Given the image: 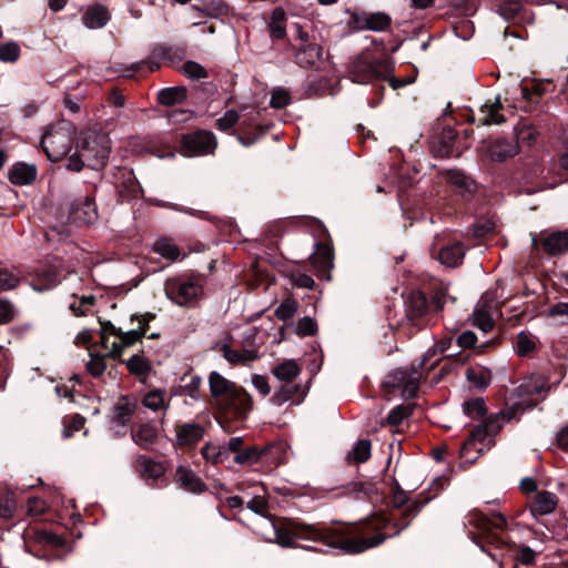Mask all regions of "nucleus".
<instances>
[{"mask_svg":"<svg viewBox=\"0 0 568 568\" xmlns=\"http://www.w3.org/2000/svg\"><path fill=\"white\" fill-rule=\"evenodd\" d=\"M312 264L320 272H327L333 267V254L326 246L311 256Z\"/></svg>","mask_w":568,"mask_h":568,"instance_id":"ea45409f","label":"nucleus"},{"mask_svg":"<svg viewBox=\"0 0 568 568\" xmlns=\"http://www.w3.org/2000/svg\"><path fill=\"white\" fill-rule=\"evenodd\" d=\"M16 511V495L10 488L6 489L3 499L0 501V517L3 519H10L13 517Z\"/></svg>","mask_w":568,"mask_h":568,"instance_id":"de8ad7c7","label":"nucleus"},{"mask_svg":"<svg viewBox=\"0 0 568 568\" xmlns=\"http://www.w3.org/2000/svg\"><path fill=\"white\" fill-rule=\"evenodd\" d=\"M389 24L390 18L383 12L373 13L366 19L367 29L376 32L385 31Z\"/></svg>","mask_w":568,"mask_h":568,"instance_id":"09e8293b","label":"nucleus"},{"mask_svg":"<svg viewBox=\"0 0 568 568\" xmlns=\"http://www.w3.org/2000/svg\"><path fill=\"white\" fill-rule=\"evenodd\" d=\"M465 253L466 248L463 243L456 241L442 246L437 253V260L443 265L448 267H456L463 262Z\"/></svg>","mask_w":568,"mask_h":568,"instance_id":"4468645a","label":"nucleus"},{"mask_svg":"<svg viewBox=\"0 0 568 568\" xmlns=\"http://www.w3.org/2000/svg\"><path fill=\"white\" fill-rule=\"evenodd\" d=\"M523 414V403H513L506 409L489 415L470 432L468 439L462 446V455L466 457L471 450L483 454L489 449L495 443L494 437L500 432L504 425L519 418Z\"/></svg>","mask_w":568,"mask_h":568,"instance_id":"f03ea898","label":"nucleus"},{"mask_svg":"<svg viewBox=\"0 0 568 568\" xmlns=\"http://www.w3.org/2000/svg\"><path fill=\"white\" fill-rule=\"evenodd\" d=\"M73 126L70 122L61 121L48 129L42 136L41 145L52 162L62 160L71 150Z\"/></svg>","mask_w":568,"mask_h":568,"instance_id":"39448f33","label":"nucleus"},{"mask_svg":"<svg viewBox=\"0 0 568 568\" xmlns=\"http://www.w3.org/2000/svg\"><path fill=\"white\" fill-rule=\"evenodd\" d=\"M425 504L426 501L417 500L408 504L403 514L404 524L390 535L383 531L390 523L383 516H373L355 526V532L361 535L358 537H347L341 528H320L314 525L294 524L288 529H276L275 538L280 546L287 548L296 547V540L304 539L322 542L326 547L325 551L337 550L342 554H359L381 545L389 537L398 535L410 524V520L423 509ZM303 548L317 550V548L311 546H304ZM318 551H324V549H318Z\"/></svg>","mask_w":568,"mask_h":568,"instance_id":"f257e3e1","label":"nucleus"},{"mask_svg":"<svg viewBox=\"0 0 568 568\" xmlns=\"http://www.w3.org/2000/svg\"><path fill=\"white\" fill-rule=\"evenodd\" d=\"M37 178V168L33 164L17 163L9 171V180L17 185H28Z\"/></svg>","mask_w":568,"mask_h":568,"instance_id":"4be33fe9","label":"nucleus"},{"mask_svg":"<svg viewBox=\"0 0 568 568\" xmlns=\"http://www.w3.org/2000/svg\"><path fill=\"white\" fill-rule=\"evenodd\" d=\"M404 383V387L402 389V395L406 399L414 398L416 396L418 384L414 379H409L406 382V374L404 372H399L393 376V381L390 384L393 386H400Z\"/></svg>","mask_w":568,"mask_h":568,"instance_id":"58836bf2","label":"nucleus"},{"mask_svg":"<svg viewBox=\"0 0 568 568\" xmlns=\"http://www.w3.org/2000/svg\"><path fill=\"white\" fill-rule=\"evenodd\" d=\"M297 302L293 298H286L275 310V315L281 321H287L294 316L297 311Z\"/></svg>","mask_w":568,"mask_h":568,"instance_id":"8fccbe9b","label":"nucleus"},{"mask_svg":"<svg viewBox=\"0 0 568 568\" xmlns=\"http://www.w3.org/2000/svg\"><path fill=\"white\" fill-rule=\"evenodd\" d=\"M165 295L180 306L189 305L202 294V286L193 281L169 280Z\"/></svg>","mask_w":568,"mask_h":568,"instance_id":"9d476101","label":"nucleus"},{"mask_svg":"<svg viewBox=\"0 0 568 568\" xmlns=\"http://www.w3.org/2000/svg\"><path fill=\"white\" fill-rule=\"evenodd\" d=\"M27 538H32L34 541L39 544L60 546L62 545V539L60 536L52 534L47 530H30L24 535V541Z\"/></svg>","mask_w":568,"mask_h":568,"instance_id":"79ce46f5","label":"nucleus"},{"mask_svg":"<svg viewBox=\"0 0 568 568\" xmlns=\"http://www.w3.org/2000/svg\"><path fill=\"white\" fill-rule=\"evenodd\" d=\"M265 452L266 449H260L256 446L247 447L243 450L241 449L239 454L234 456V463L239 465L256 464Z\"/></svg>","mask_w":568,"mask_h":568,"instance_id":"4c0bfd02","label":"nucleus"},{"mask_svg":"<svg viewBox=\"0 0 568 568\" xmlns=\"http://www.w3.org/2000/svg\"><path fill=\"white\" fill-rule=\"evenodd\" d=\"M523 6L517 0H507L499 6V14L507 21H510L517 17Z\"/></svg>","mask_w":568,"mask_h":568,"instance_id":"3c124183","label":"nucleus"},{"mask_svg":"<svg viewBox=\"0 0 568 568\" xmlns=\"http://www.w3.org/2000/svg\"><path fill=\"white\" fill-rule=\"evenodd\" d=\"M204 436V428L197 423H185L176 427L179 446L194 445Z\"/></svg>","mask_w":568,"mask_h":568,"instance_id":"a211bd4d","label":"nucleus"},{"mask_svg":"<svg viewBox=\"0 0 568 568\" xmlns=\"http://www.w3.org/2000/svg\"><path fill=\"white\" fill-rule=\"evenodd\" d=\"M164 468L161 464L154 463L152 460H145L143 464V475L149 478L156 479L162 476Z\"/></svg>","mask_w":568,"mask_h":568,"instance_id":"69168bd1","label":"nucleus"},{"mask_svg":"<svg viewBox=\"0 0 568 568\" xmlns=\"http://www.w3.org/2000/svg\"><path fill=\"white\" fill-rule=\"evenodd\" d=\"M412 413L408 406L397 405L387 415V423L393 426H397L402 420Z\"/></svg>","mask_w":568,"mask_h":568,"instance_id":"052dcab7","label":"nucleus"},{"mask_svg":"<svg viewBox=\"0 0 568 568\" xmlns=\"http://www.w3.org/2000/svg\"><path fill=\"white\" fill-rule=\"evenodd\" d=\"M223 356L224 358L233 365L237 364H246L248 362H253L258 358L257 349H233L229 345L223 346Z\"/></svg>","mask_w":568,"mask_h":568,"instance_id":"c85d7f7f","label":"nucleus"},{"mask_svg":"<svg viewBox=\"0 0 568 568\" xmlns=\"http://www.w3.org/2000/svg\"><path fill=\"white\" fill-rule=\"evenodd\" d=\"M539 243H541L544 250L551 255L566 253L568 251V231L552 232L542 239H538L536 235L531 234L532 246L538 248Z\"/></svg>","mask_w":568,"mask_h":568,"instance_id":"9b49d317","label":"nucleus"},{"mask_svg":"<svg viewBox=\"0 0 568 568\" xmlns=\"http://www.w3.org/2000/svg\"><path fill=\"white\" fill-rule=\"evenodd\" d=\"M126 366L132 374L139 377H145L151 369L149 362L140 355L131 356L126 362Z\"/></svg>","mask_w":568,"mask_h":568,"instance_id":"c03bdc74","label":"nucleus"},{"mask_svg":"<svg viewBox=\"0 0 568 568\" xmlns=\"http://www.w3.org/2000/svg\"><path fill=\"white\" fill-rule=\"evenodd\" d=\"M110 20L109 11L102 6L89 8L82 16V22L88 29L103 28Z\"/></svg>","mask_w":568,"mask_h":568,"instance_id":"393cba45","label":"nucleus"},{"mask_svg":"<svg viewBox=\"0 0 568 568\" xmlns=\"http://www.w3.org/2000/svg\"><path fill=\"white\" fill-rule=\"evenodd\" d=\"M201 384H202V379L200 376H196V375L192 376L190 382L187 384H185L183 387L184 394L193 399H199L200 398L199 389H200Z\"/></svg>","mask_w":568,"mask_h":568,"instance_id":"338daca9","label":"nucleus"},{"mask_svg":"<svg viewBox=\"0 0 568 568\" xmlns=\"http://www.w3.org/2000/svg\"><path fill=\"white\" fill-rule=\"evenodd\" d=\"M477 336L473 331H465L457 337V346L462 348H469L475 346Z\"/></svg>","mask_w":568,"mask_h":568,"instance_id":"774afa93","label":"nucleus"},{"mask_svg":"<svg viewBox=\"0 0 568 568\" xmlns=\"http://www.w3.org/2000/svg\"><path fill=\"white\" fill-rule=\"evenodd\" d=\"M557 505L555 494L540 491L537 494L534 504L530 506V513L534 517L544 516L552 513Z\"/></svg>","mask_w":568,"mask_h":568,"instance_id":"b1692460","label":"nucleus"},{"mask_svg":"<svg viewBox=\"0 0 568 568\" xmlns=\"http://www.w3.org/2000/svg\"><path fill=\"white\" fill-rule=\"evenodd\" d=\"M501 108L503 105L499 97H496L494 102L481 105L478 119L480 124L491 125L505 122V116L499 113Z\"/></svg>","mask_w":568,"mask_h":568,"instance_id":"5701e85b","label":"nucleus"},{"mask_svg":"<svg viewBox=\"0 0 568 568\" xmlns=\"http://www.w3.org/2000/svg\"><path fill=\"white\" fill-rule=\"evenodd\" d=\"M136 409V402L126 396H122L114 405L112 423L116 426L125 427Z\"/></svg>","mask_w":568,"mask_h":568,"instance_id":"6ab92c4d","label":"nucleus"},{"mask_svg":"<svg viewBox=\"0 0 568 568\" xmlns=\"http://www.w3.org/2000/svg\"><path fill=\"white\" fill-rule=\"evenodd\" d=\"M164 395L165 390L159 388L153 389L144 395L142 404L145 408L158 412L165 407Z\"/></svg>","mask_w":568,"mask_h":568,"instance_id":"a19ab883","label":"nucleus"},{"mask_svg":"<svg viewBox=\"0 0 568 568\" xmlns=\"http://www.w3.org/2000/svg\"><path fill=\"white\" fill-rule=\"evenodd\" d=\"M447 178L449 182L463 195L471 194L476 190L474 180L459 170H449L447 172Z\"/></svg>","mask_w":568,"mask_h":568,"instance_id":"c756f323","label":"nucleus"},{"mask_svg":"<svg viewBox=\"0 0 568 568\" xmlns=\"http://www.w3.org/2000/svg\"><path fill=\"white\" fill-rule=\"evenodd\" d=\"M62 277L60 265H54L41 270L32 282L34 291L44 292L58 285Z\"/></svg>","mask_w":568,"mask_h":568,"instance_id":"2eb2a0df","label":"nucleus"},{"mask_svg":"<svg viewBox=\"0 0 568 568\" xmlns=\"http://www.w3.org/2000/svg\"><path fill=\"white\" fill-rule=\"evenodd\" d=\"M197 10L202 12L204 16L214 19L225 17L230 12L229 6L221 0L211 1L207 4H205L202 9Z\"/></svg>","mask_w":568,"mask_h":568,"instance_id":"37998d69","label":"nucleus"},{"mask_svg":"<svg viewBox=\"0 0 568 568\" xmlns=\"http://www.w3.org/2000/svg\"><path fill=\"white\" fill-rule=\"evenodd\" d=\"M467 381L476 388L485 389L491 381V373L485 367H470L466 371Z\"/></svg>","mask_w":568,"mask_h":568,"instance_id":"f704fd0d","label":"nucleus"},{"mask_svg":"<svg viewBox=\"0 0 568 568\" xmlns=\"http://www.w3.org/2000/svg\"><path fill=\"white\" fill-rule=\"evenodd\" d=\"M446 302V293L438 291L428 302L420 292H414L406 302V316L416 327L423 328L434 323V317L439 313Z\"/></svg>","mask_w":568,"mask_h":568,"instance_id":"7ed1b4c3","label":"nucleus"},{"mask_svg":"<svg viewBox=\"0 0 568 568\" xmlns=\"http://www.w3.org/2000/svg\"><path fill=\"white\" fill-rule=\"evenodd\" d=\"M155 315L152 313H145L140 315H133L131 321H136L139 324L138 329H130L128 332H122L118 335L123 343V345H133L135 342L140 341L146 332L148 324L154 320Z\"/></svg>","mask_w":568,"mask_h":568,"instance_id":"dca6fc26","label":"nucleus"},{"mask_svg":"<svg viewBox=\"0 0 568 568\" xmlns=\"http://www.w3.org/2000/svg\"><path fill=\"white\" fill-rule=\"evenodd\" d=\"M518 153V143L513 139H498L493 142L488 149V154L491 160L505 161L513 158Z\"/></svg>","mask_w":568,"mask_h":568,"instance_id":"aec40b11","label":"nucleus"},{"mask_svg":"<svg viewBox=\"0 0 568 568\" xmlns=\"http://www.w3.org/2000/svg\"><path fill=\"white\" fill-rule=\"evenodd\" d=\"M221 413L231 419H244L252 409L251 395L242 387H236L225 398L217 402Z\"/></svg>","mask_w":568,"mask_h":568,"instance_id":"1a4fd4ad","label":"nucleus"},{"mask_svg":"<svg viewBox=\"0 0 568 568\" xmlns=\"http://www.w3.org/2000/svg\"><path fill=\"white\" fill-rule=\"evenodd\" d=\"M209 386L211 395L217 400L225 398L237 387L234 383L215 371L211 372L209 375Z\"/></svg>","mask_w":568,"mask_h":568,"instance_id":"412c9836","label":"nucleus"},{"mask_svg":"<svg viewBox=\"0 0 568 568\" xmlns=\"http://www.w3.org/2000/svg\"><path fill=\"white\" fill-rule=\"evenodd\" d=\"M201 454L206 462L212 464H222L230 458L223 444L206 443L202 447Z\"/></svg>","mask_w":568,"mask_h":568,"instance_id":"7c9ffc66","label":"nucleus"},{"mask_svg":"<svg viewBox=\"0 0 568 568\" xmlns=\"http://www.w3.org/2000/svg\"><path fill=\"white\" fill-rule=\"evenodd\" d=\"M175 477L178 483L190 493L200 494L206 489L202 479L192 469L182 465L176 468Z\"/></svg>","mask_w":568,"mask_h":568,"instance_id":"f3484780","label":"nucleus"},{"mask_svg":"<svg viewBox=\"0 0 568 568\" xmlns=\"http://www.w3.org/2000/svg\"><path fill=\"white\" fill-rule=\"evenodd\" d=\"M301 366L295 359H285L272 368V374L283 383H291L301 374Z\"/></svg>","mask_w":568,"mask_h":568,"instance_id":"a878e982","label":"nucleus"},{"mask_svg":"<svg viewBox=\"0 0 568 568\" xmlns=\"http://www.w3.org/2000/svg\"><path fill=\"white\" fill-rule=\"evenodd\" d=\"M372 444L368 439H359L355 443L353 449L346 455L349 464H362L369 459Z\"/></svg>","mask_w":568,"mask_h":568,"instance_id":"473e14b6","label":"nucleus"},{"mask_svg":"<svg viewBox=\"0 0 568 568\" xmlns=\"http://www.w3.org/2000/svg\"><path fill=\"white\" fill-rule=\"evenodd\" d=\"M152 250L171 262H174L180 257L179 247L172 242V240L166 237L158 239L153 243Z\"/></svg>","mask_w":568,"mask_h":568,"instance_id":"72a5a7b5","label":"nucleus"},{"mask_svg":"<svg viewBox=\"0 0 568 568\" xmlns=\"http://www.w3.org/2000/svg\"><path fill=\"white\" fill-rule=\"evenodd\" d=\"M550 387L551 386L546 376L540 374H530L514 388L511 398L516 399L514 403H523L525 412L527 409H532L536 406V402H534L532 396L539 395L541 399H545Z\"/></svg>","mask_w":568,"mask_h":568,"instance_id":"0eeeda50","label":"nucleus"},{"mask_svg":"<svg viewBox=\"0 0 568 568\" xmlns=\"http://www.w3.org/2000/svg\"><path fill=\"white\" fill-rule=\"evenodd\" d=\"M133 442L143 449H150L158 439L156 428L150 424L141 425L138 430L131 432Z\"/></svg>","mask_w":568,"mask_h":568,"instance_id":"cd10ccee","label":"nucleus"},{"mask_svg":"<svg viewBox=\"0 0 568 568\" xmlns=\"http://www.w3.org/2000/svg\"><path fill=\"white\" fill-rule=\"evenodd\" d=\"M183 73L192 80H201L207 77L203 65L194 61H187L183 64Z\"/></svg>","mask_w":568,"mask_h":568,"instance_id":"6e6d98bb","label":"nucleus"},{"mask_svg":"<svg viewBox=\"0 0 568 568\" xmlns=\"http://www.w3.org/2000/svg\"><path fill=\"white\" fill-rule=\"evenodd\" d=\"M85 419L81 415L72 416L70 424H64L62 437L64 439L70 438L75 432L80 430L83 427Z\"/></svg>","mask_w":568,"mask_h":568,"instance_id":"e2e57ef3","label":"nucleus"},{"mask_svg":"<svg viewBox=\"0 0 568 568\" xmlns=\"http://www.w3.org/2000/svg\"><path fill=\"white\" fill-rule=\"evenodd\" d=\"M240 114L235 110H227L223 116L216 120V126L221 131H226L234 126V124L239 121Z\"/></svg>","mask_w":568,"mask_h":568,"instance_id":"680f3d73","label":"nucleus"},{"mask_svg":"<svg viewBox=\"0 0 568 568\" xmlns=\"http://www.w3.org/2000/svg\"><path fill=\"white\" fill-rule=\"evenodd\" d=\"M21 49L14 41H8L0 45V61L6 63L17 62L20 58Z\"/></svg>","mask_w":568,"mask_h":568,"instance_id":"49530a36","label":"nucleus"},{"mask_svg":"<svg viewBox=\"0 0 568 568\" xmlns=\"http://www.w3.org/2000/svg\"><path fill=\"white\" fill-rule=\"evenodd\" d=\"M536 347V336L529 332L521 331L516 338V353L519 356H527Z\"/></svg>","mask_w":568,"mask_h":568,"instance_id":"e433bc0d","label":"nucleus"},{"mask_svg":"<svg viewBox=\"0 0 568 568\" xmlns=\"http://www.w3.org/2000/svg\"><path fill=\"white\" fill-rule=\"evenodd\" d=\"M474 325L477 326L484 333H488L493 329L495 322L488 310L483 305H477L473 313Z\"/></svg>","mask_w":568,"mask_h":568,"instance_id":"c9c22d12","label":"nucleus"},{"mask_svg":"<svg viewBox=\"0 0 568 568\" xmlns=\"http://www.w3.org/2000/svg\"><path fill=\"white\" fill-rule=\"evenodd\" d=\"M18 283V276L7 270H0V291L12 290Z\"/></svg>","mask_w":568,"mask_h":568,"instance_id":"0e129e2a","label":"nucleus"},{"mask_svg":"<svg viewBox=\"0 0 568 568\" xmlns=\"http://www.w3.org/2000/svg\"><path fill=\"white\" fill-rule=\"evenodd\" d=\"M322 48L316 43L303 44L295 54V60L302 68H311L321 58Z\"/></svg>","mask_w":568,"mask_h":568,"instance_id":"bb28decb","label":"nucleus"},{"mask_svg":"<svg viewBox=\"0 0 568 568\" xmlns=\"http://www.w3.org/2000/svg\"><path fill=\"white\" fill-rule=\"evenodd\" d=\"M216 146V138L212 132L195 131L182 136L180 153L185 158L204 156L212 154Z\"/></svg>","mask_w":568,"mask_h":568,"instance_id":"6e6552de","label":"nucleus"},{"mask_svg":"<svg viewBox=\"0 0 568 568\" xmlns=\"http://www.w3.org/2000/svg\"><path fill=\"white\" fill-rule=\"evenodd\" d=\"M463 412L470 418H479L486 414L485 400L481 397L464 402Z\"/></svg>","mask_w":568,"mask_h":568,"instance_id":"a18cd8bd","label":"nucleus"},{"mask_svg":"<svg viewBox=\"0 0 568 568\" xmlns=\"http://www.w3.org/2000/svg\"><path fill=\"white\" fill-rule=\"evenodd\" d=\"M317 325L313 318L305 316L295 324V333L301 336H311L315 334Z\"/></svg>","mask_w":568,"mask_h":568,"instance_id":"13d9d810","label":"nucleus"},{"mask_svg":"<svg viewBox=\"0 0 568 568\" xmlns=\"http://www.w3.org/2000/svg\"><path fill=\"white\" fill-rule=\"evenodd\" d=\"M297 389L298 387L296 385L290 386L288 383H286V385H283L276 393H274L271 400L274 405L281 406L284 403L292 400Z\"/></svg>","mask_w":568,"mask_h":568,"instance_id":"603ef678","label":"nucleus"},{"mask_svg":"<svg viewBox=\"0 0 568 568\" xmlns=\"http://www.w3.org/2000/svg\"><path fill=\"white\" fill-rule=\"evenodd\" d=\"M393 72L388 60L375 59L371 53H362L352 62L348 73L354 83L367 84L374 80L386 79Z\"/></svg>","mask_w":568,"mask_h":568,"instance_id":"20e7f679","label":"nucleus"},{"mask_svg":"<svg viewBox=\"0 0 568 568\" xmlns=\"http://www.w3.org/2000/svg\"><path fill=\"white\" fill-rule=\"evenodd\" d=\"M297 389L298 387L296 385L290 386L288 383H286V385H283L276 393H274L271 400L274 405L281 406L284 403L292 400Z\"/></svg>","mask_w":568,"mask_h":568,"instance_id":"864d4df0","label":"nucleus"},{"mask_svg":"<svg viewBox=\"0 0 568 568\" xmlns=\"http://www.w3.org/2000/svg\"><path fill=\"white\" fill-rule=\"evenodd\" d=\"M97 217V206L93 199L90 196H81L73 201L69 213L70 220L83 224H91Z\"/></svg>","mask_w":568,"mask_h":568,"instance_id":"f8f14e48","label":"nucleus"},{"mask_svg":"<svg viewBox=\"0 0 568 568\" xmlns=\"http://www.w3.org/2000/svg\"><path fill=\"white\" fill-rule=\"evenodd\" d=\"M186 99V89L184 87H169L158 93V100L161 104L171 106L181 103Z\"/></svg>","mask_w":568,"mask_h":568,"instance_id":"2f4dec72","label":"nucleus"},{"mask_svg":"<svg viewBox=\"0 0 568 568\" xmlns=\"http://www.w3.org/2000/svg\"><path fill=\"white\" fill-rule=\"evenodd\" d=\"M291 103V95L284 88H275L272 91L270 104L274 109H283Z\"/></svg>","mask_w":568,"mask_h":568,"instance_id":"5fc2aeb1","label":"nucleus"},{"mask_svg":"<svg viewBox=\"0 0 568 568\" xmlns=\"http://www.w3.org/2000/svg\"><path fill=\"white\" fill-rule=\"evenodd\" d=\"M345 494L347 495H364L369 496L375 490L374 486L369 483L353 481L344 486Z\"/></svg>","mask_w":568,"mask_h":568,"instance_id":"4d7b16f0","label":"nucleus"},{"mask_svg":"<svg viewBox=\"0 0 568 568\" xmlns=\"http://www.w3.org/2000/svg\"><path fill=\"white\" fill-rule=\"evenodd\" d=\"M90 356L91 358L87 363V369L92 376L99 377L104 373L106 368L104 358L103 356L93 355L92 353H90Z\"/></svg>","mask_w":568,"mask_h":568,"instance_id":"bf43d9fd","label":"nucleus"},{"mask_svg":"<svg viewBox=\"0 0 568 568\" xmlns=\"http://www.w3.org/2000/svg\"><path fill=\"white\" fill-rule=\"evenodd\" d=\"M81 156L87 162V166L93 170H101L108 162L111 146L108 135L97 133L95 131L84 132L79 144Z\"/></svg>","mask_w":568,"mask_h":568,"instance_id":"423d86ee","label":"nucleus"},{"mask_svg":"<svg viewBox=\"0 0 568 568\" xmlns=\"http://www.w3.org/2000/svg\"><path fill=\"white\" fill-rule=\"evenodd\" d=\"M467 524L474 526L481 532H489L493 529H506V518L497 513L493 517H488L479 511H471L466 517Z\"/></svg>","mask_w":568,"mask_h":568,"instance_id":"ddd939ff","label":"nucleus"}]
</instances>
